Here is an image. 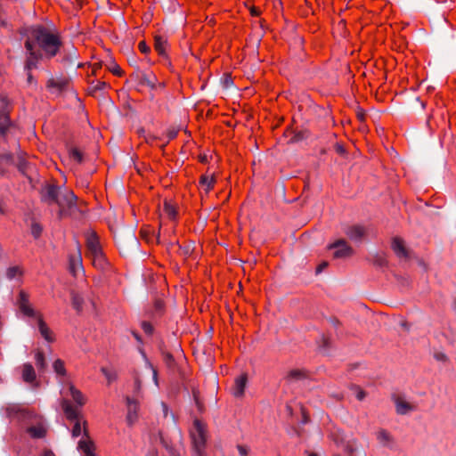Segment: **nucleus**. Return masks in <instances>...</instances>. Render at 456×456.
I'll return each mask as SVG.
<instances>
[{"instance_id": "f257e3e1", "label": "nucleus", "mask_w": 456, "mask_h": 456, "mask_svg": "<svg viewBox=\"0 0 456 456\" xmlns=\"http://www.w3.org/2000/svg\"><path fill=\"white\" fill-rule=\"evenodd\" d=\"M21 35L26 37L31 47L43 53L44 57L51 59L60 51L61 41L56 33L51 32L42 25L31 26L24 29Z\"/></svg>"}, {"instance_id": "f03ea898", "label": "nucleus", "mask_w": 456, "mask_h": 456, "mask_svg": "<svg viewBox=\"0 0 456 456\" xmlns=\"http://www.w3.org/2000/svg\"><path fill=\"white\" fill-rule=\"evenodd\" d=\"M330 438L337 445L343 447L349 456H357L359 452H362V456H365L361 444L352 435L336 428L330 432Z\"/></svg>"}, {"instance_id": "7ed1b4c3", "label": "nucleus", "mask_w": 456, "mask_h": 456, "mask_svg": "<svg viewBox=\"0 0 456 456\" xmlns=\"http://www.w3.org/2000/svg\"><path fill=\"white\" fill-rule=\"evenodd\" d=\"M116 243L123 256H129L138 251L139 240L131 229H123L115 235Z\"/></svg>"}, {"instance_id": "20e7f679", "label": "nucleus", "mask_w": 456, "mask_h": 456, "mask_svg": "<svg viewBox=\"0 0 456 456\" xmlns=\"http://www.w3.org/2000/svg\"><path fill=\"white\" fill-rule=\"evenodd\" d=\"M191 438L193 445L194 456H204L208 439L207 425L198 419L193 420V428L191 430Z\"/></svg>"}, {"instance_id": "39448f33", "label": "nucleus", "mask_w": 456, "mask_h": 456, "mask_svg": "<svg viewBox=\"0 0 456 456\" xmlns=\"http://www.w3.org/2000/svg\"><path fill=\"white\" fill-rule=\"evenodd\" d=\"M69 191L56 183H45L40 190L41 201L47 205H63L62 197Z\"/></svg>"}, {"instance_id": "423d86ee", "label": "nucleus", "mask_w": 456, "mask_h": 456, "mask_svg": "<svg viewBox=\"0 0 456 456\" xmlns=\"http://www.w3.org/2000/svg\"><path fill=\"white\" fill-rule=\"evenodd\" d=\"M65 194L66 195H63L62 197V201L63 205L67 206L69 217L75 219L81 218L86 213V208L83 206V202L77 201V197L72 191H66Z\"/></svg>"}, {"instance_id": "0eeeda50", "label": "nucleus", "mask_w": 456, "mask_h": 456, "mask_svg": "<svg viewBox=\"0 0 456 456\" xmlns=\"http://www.w3.org/2000/svg\"><path fill=\"white\" fill-rule=\"evenodd\" d=\"M24 46L26 49V61L24 63V70L26 71V73H29L33 69L37 68V63L40 60L44 58V54L39 50L31 47L28 42H25Z\"/></svg>"}, {"instance_id": "6e6552de", "label": "nucleus", "mask_w": 456, "mask_h": 456, "mask_svg": "<svg viewBox=\"0 0 456 456\" xmlns=\"http://www.w3.org/2000/svg\"><path fill=\"white\" fill-rule=\"evenodd\" d=\"M330 249H335L333 256L335 258H346L353 255V248L344 239H339L334 243L329 245Z\"/></svg>"}, {"instance_id": "1a4fd4ad", "label": "nucleus", "mask_w": 456, "mask_h": 456, "mask_svg": "<svg viewBox=\"0 0 456 456\" xmlns=\"http://www.w3.org/2000/svg\"><path fill=\"white\" fill-rule=\"evenodd\" d=\"M7 106L8 101L6 97L0 95V135L5 134L11 124Z\"/></svg>"}, {"instance_id": "9d476101", "label": "nucleus", "mask_w": 456, "mask_h": 456, "mask_svg": "<svg viewBox=\"0 0 456 456\" xmlns=\"http://www.w3.org/2000/svg\"><path fill=\"white\" fill-rule=\"evenodd\" d=\"M78 54L74 45L64 47L62 50V58L61 61L69 67H80L81 64L77 62Z\"/></svg>"}, {"instance_id": "9b49d317", "label": "nucleus", "mask_w": 456, "mask_h": 456, "mask_svg": "<svg viewBox=\"0 0 456 456\" xmlns=\"http://www.w3.org/2000/svg\"><path fill=\"white\" fill-rule=\"evenodd\" d=\"M379 444L389 450L395 451L397 449L396 442L394 436L386 429H379L376 433Z\"/></svg>"}, {"instance_id": "f8f14e48", "label": "nucleus", "mask_w": 456, "mask_h": 456, "mask_svg": "<svg viewBox=\"0 0 456 456\" xmlns=\"http://www.w3.org/2000/svg\"><path fill=\"white\" fill-rule=\"evenodd\" d=\"M20 312L28 317H36L37 313L28 303V296L23 290L19 293V298L17 302Z\"/></svg>"}, {"instance_id": "ddd939ff", "label": "nucleus", "mask_w": 456, "mask_h": 456, "mask_svg": "<svg viewBox=\"0 0 456 456\" xmlns=\"http://www.w3.org/2000/svg\"><path fill=\"white\" fill-rule=\"evenodd\" d=\"M86 247L90 256H95L98 258L102 257V248L100 247L98 238L94 233H91L86 238Z\"/></svg>"}, {"instance_id": "4468645a", "label": "nucleus", "mask_w": 456, "mask_h": 456, "mask_svg": "<svg viewBox=\"0 0 456 456\" xmlns=\"http://www.w3.org/2000/svg\"><path fill=\"white\" fill-rule=\"evenodd\" d=\"M393 399L395 404V411L397 414L406 415L414 410V406L406 402L403 397L394 396Z\"/></svg>"}, {"instance_id": "2eb2a0df", "label": "nucleus", "mask_w": 456, "mask_h": 456, "mask_svg": "<svg viewBox=\"0 0 456 456\" xmlns=\"http://www.w3.org/2000/svg\"><path fill=\"white\" fill-rule=\"evenodd\" d=\"M392 248L398 257L404 259H408L410 257V251L405 248L403 240L400 238H394Z\"/></svg>"}, {"instance_id": "dca6fc26", "label": "nucleus", "mask_w": 456, "mask_h": 456, "mask_svg": "<svg viewBox=\"0 0 456 456\" xmlns=\"http://www.w3.org/2000/svg\"><path fill=\"white\" fill-rule=\"evenodd\" d=\"M68 84H69V80L67 78H62V77L53 78V77H52L47 81V87L49 89L53 90L56 93H61L66 89V87L68 86Z\"/></svg>"}, {"instance_id": "f3484780", "label": "nucleus", "mask_w": 456, "mask_h": 456, "mask_svg": "<svg viewBox=\"0 0 456 456\" xmlns=\"http://www.w3.org/2000/svg\"><path fill=\"white\" fill-rule=\"evenodd\" d=\"M127 403V415L126 421L129 426H132L137 419V403L130 397H126Z\"/></svg>"}, {"instance_id": "a211bd4d", "label": "nucleus", "mask_w": 456, "mask_h": 456, "mask_svg": "<svg viewBox=\"0 0 456 456\" xmlns=\"http://www.w3.org/2000/svg\"><path fill=\"white\" fill-rule=\"evenodd\" d=\"M346 234L354 241H361L364 236V229L360 225L349 226L345 231Z\"/></svg>"}, {"instance_id": "6ab92c4d", "label": "nucleus", "mask_w": 456, "mask_h": 456, "mask_svg": "<svg viewBox=\"0 0 456 456\" xmlns=\"http://www.w3.org/2000/svg\"><path fill=\"white\" fill-rule=\"evenodd\" d=\"M36 318H37V326H38V330H39V332H40L41 336L46 341L53 342V338L52 336V331L47 327L46 323L45 322V321L43 320L41 315L37 314Z\"/></svg>"}, {"instance_id": "aec40b11", "label": "nucleus", "mask_w": 456, "mask_h": 456, "mask_svg": "<svg viewBox=\"0 0 456 456\" xmlns=\"http://www.w3.org/2000/svg\"><path fill=\"white\" fill-rule=\"evenodd\" d=\"M14 164V156L12 153H2L0 155V174L4 175L6 172V167Z\"/></svg>"}, {"instance_id": "412c9836", "label": "nucleus", "mask_w": 456, "mask_h": 456, "mask_svg": "<svg viewBox=\"0 0 456 456\" xmlns=\"http://www.w3.org/2000/svg\"><path fill=\"white\" fill-rule=\"evenodd\" d=\"M247 383V375H241L240 377L237 378L235 380V386L233 390V395L236 397H240L244 394V390L246 387Z\"/></svg>"}, {"instance_id": "4be33fe9", "label": "nucleus", "mask_w": 456, "mask_h": 456, "mask_svg": "<svg viewBox=\"0 0 456 456\" xmlns=\"http://www.w3.org/2000/svg\"><path fill=\"white\" fill-rule=\"evenodd\" d=\"M22 379L27 383H31L36 379V372L30 363H25L23 365Z\"/></svg>"}, {"instance_id": "5701e85b", "label": "nucleus", "mask_w": 456, "mask_h": 456, "mask_svg": "<svg viewBox=\"0 0 456 456\" xmlns=\"http://www.w3.org/2000/svg\"><path fill=\"white\" fill-rule=\"evenodd\" d=\"M77 448L85 452L86 456H95L94 453V443L91 440L81 439Z\"/></svg>"}, {"instance_id": "b1692460", "label": "nucleus", "mask_w": 456, "mask_h": 456, "mask_svg": "<svg viewBox=\"0 0 456 456\" xmlns=\"http://www.w3.org/2000/svg\"><path fill=\"white\" fill-rule=\"evenodd\" d=\"M61 406H62V409H63V411H64L66 417L69 419H70V420L77 419V411L73 408L72 405H70V403L67 400H63L61 402Z\"/></svg>"}, {"instance_id": "393cba45", "label": "nucleus", "mask_w": 456, "mask_h": 456, "mask_svg": "<svg viewBox=\"0 0 456 456\" xmlns=\"http://www.w3.org/2000/svg\"><path fill=\"white\" fill-rule=\"evenodd\" d=\"M167 44V39H165L161 36L154 37V47L159 55H161V56L166 55L165 46Z\"/></svg>"}, {"instance_id": "a878e982", "label": "nucleus", "mask_w": 456, "mask_h": 456, "mask_svg": "<svg viewBox=\"0 0 456 456\" xmlns=\"http://www.w3.org/2000/svg\"><path fill=\"white\" fill-rule=\"evenodd\" d=\"M160 351H161V354L163 356V361H164L166 366L170 370L174 371L175 369L176 363H175V361L173 355L170 353L164 351L162 348H160Z\"/></svg>"}, {"instance_id": "bb28decb", "label": "nucleus", "mask_w": 456, "mask_h": 456, "mask_svg": "<svg viewBox=\"0 0 456 456\" xmlns=\"http://www.w3.org/2000/svg\"><path fill=\"white\" fill-rule=\"evenodd\" d=\"M82 268V259L81 256H70L69 257V270L73 273V275H76V273L77 270Z\"/></svg>"}, {"instance_id": "cd10ccee", "label": "nucleus", "mask_w": 456, "mask_h": 456, "mask_svg": "<svg viewBox=\"0 0 456 456\" xmlns=\"http://www.w3.org/2000/svg\"><path fill=\"white\" fill-rule=\"evenodd\" d=\"M83 303L84 299L77 293L72 292L71 293V304L73 308L77 312L80 313L83 309Z\"/></svg>"}, {"instance_id": "c85d7f7f", "label": "nucleus", "mask_w": 456, "mask_h": 456, "mask_svg": "<svg viewBox=\"0 0 456 456\" xmlns=\"http://www.w3.org/2000/svg\"><path fill=\"white\" fill-rule=\"evenodd\" d=\"M28 432L30 434V436L34 438H42L45 436L46 430L45 428L38 426V427H29L28 428Z\"/></svg>"}, {"instance_id": "c756f323", "label": "nucleus", "mask_w": 456, "mask_h": 456, "mask_svg": "<svg viewBox=\"0 0 456 456\" xmlns=\"http://www.w3.org/2000/svg\"><path fill=\"white\" fill-rule=\"evenodd\" d=\"M36 366L38 371H45L47 368V363L45 359L44 354L40 351H38L36 354Z\"/></svg>"}, {"instance_id": "7c9ffc66", "label": "nucleus", "mask_w": 456, "mask_h": 456, "mask_svg": "<svg viewBox=\"0 0 456 456\" xmlns=\"http://www.w3.org/2000/svg\"><path fill=\"white\" fill-rule=\"evenodd\" d=\"M200 183L205 187V191L208 192L212 189L215 183V178L213 176L209 177L206 175H203L200 176Z\"/></svg>"}, {"instance_id": "2f4dec72", "label": "nucleus", "mask_w": 456, "mask_h": 456, "mask_svg": "<svg viewBox=\"0 0 456 456\" xmlns=\"http://www.w3.org/2000/svg\"><path fill=\"white\" fill-rule=\"evenodd\" d=\"M310 135L308 130H300L294 133L293 137L290 139L292 142H300L306 140Z\"/></svg>"}, {"instance_id": "473e14b6", "label": "nucleus", "mask_w": 456, "mask_h": 456, "mask_svg": "<svg viewBox=\"0 0 456 456\" xmlns=\"http://www.w3.org/2000/svg\"><path fill=\"white\" fill-rule=\"evenodd\" d=\"M69 391H70V394H71V396L73 398V400L79 405H83L84 404V398H83V395L81 394V392L79 390H77L73 385H69Z\"/></svg>"}, {"instance_id": "72a5a7b5", "label": "nucleus", "mask_w": 456, "mask_h": 456, "mask_svg": "<svg viewBox=\"0 0 456 456\" xmlns=\"http://www.w3.org/2000/svg\"><path fill=\"white\" fill-rule=\"evenodd\" d=\"M164 211L167 215V216L171 219H175L176 216V209L175 206L168 200L164 201Z\"/></svg>"}, {"instance_id": "f704fd0d", "label": "nucleus", "mask_w": 456, "mask_h": 456, "mask_svg": "<svg viewBox=\"0 0 456 456\" xmlns=\"http://www.w3.org/2000/svg\"><path fill=\"white\" fill-rule=\"evenodd\" d=\"M53 370L59 376H66L67 371L64 367V362L61 359H57L53 364Z\"/></svg>"}, {"instance_id": "c9c22d12", "label": "nucleus", "mask_w": 456, "mask_h": 456, "mask_svg": "<svg viewBox=\"0 0 456 456\" xmlns=\"http://www.w3.org/2000/svg\"><path fill=\"white\" fill-rule=\"evenodd\" d=\"M16 166L20 173H22L23 175H27L28 168L29 167V163L26 159H24L22 157H19Z\"/></svg>"}, {"instance_id": "e433bc0d", "label": "nucleus", "mask_w": 456, "mask_h": 456, "mask_svg": "<svg viewBox=\"0 0 456 456\" xmlns=\"http://www.w3.org/2000/svg\"><path fill=\"white\" fill-rule=\"evenodd\" d=\"M195 248L193 241H189L187 244L180 247L181 254L183 256H190L192 254Z\"/></svg>"}, {"instance_id": "4c0bfd02", "label": "nucleus", "mask_w": 456, "mask_h": 456, "mask_svg": "<svg viewBox=\"0 0 456 456\" xmlns=\"http://www.w3.org/2000/svg\"><path fill=\"white\" fill-rule=\"evenodd\" d=\"M305 378V373L300 370H292L288 375V379L291 380H299Z\"/></svg>"}, {"instance_id": "58836bf2", "label": "nucleus", "mask_w": 456, "mask_h": 456, "mask_svg": "<svg viewBox=\"0 0 456 456\" xmlns=\"http://www.w3.org/2000/svg\"><path fill=\"white\" fill-rule=\"evenodd\" d=\"M108 69L115 76L121 77L123 75V70L113 61H110V64L108 66Z\"/></svg>"}, {"instance_id": "ea45409f", "label": "nucleus", "mask_w": 456, "mask_h": 456, "mask_svg": "<svg viewBox=\"0 0 456 456\" xmlns=\"http://www.w3.org/2000/svg\"><path fill=\"white\" fill-rule=\"evenodd\" d=\"M92 259H93V264L94 266H96L97 268H100V269H103L105 265H106V259L103 256V253L102 252V257L101 258H98L97 256H91Z\"/></svg>"}, {"instance_id": "a19ab883", "label": "nucleus", "mask_w": 456, "mask_h": 456, "mask_svg": "<svg viewBox=\"0 0 456 456\" xmlns=\"http://www.w3.org/2000/svg\"><path fill=\"white\" fill-rule=\"evenodd\" d=\"M102 373L105 376V378L108 379V382L110 383L114 381L117 379V375L115 372L109 370L105 367L101 368Z\"/></svg>"}, {"instance_id": "79ce46f5", "label": "nucleus", "mask_w": 456, "mask_h": 456, "mask_svg": "<svg viewBox=\"0 0 456 456\" xmlns=\"http://www.w3.org/2000/svg\"><path fill=\"white\" fill-rule=\"evenodd\" d=\"M387 264V259L380 255H376L373 258V265L378 267H384Z\"/></svg>"}, {"instance_id": "37998d69", "label": "nucleus", "mask_w": 456, "mask_h": 456, "mask_svg": "<svg viewBox=\"0 0 456 456\" xmlns=\"http://www.w3.org/2000/svg\"><path fill=\"white\" fill-rule=\"evenodd\" d=\"M43 231L42 226L37 223H33L31 225V234L34 236V238L37 239Z\"/></svg>"}, {"instance_id": "c03bdc74", "label": "nucleus", "mask_w": 456, "mask_h": 456, "mask_svg": "<svg viewBox=\"0 0 456 456\" xmlns=\"http://www.w3.org/2000/svg\"><path fill=\"white\" fill-rule=\"evenodd\" d=\"M351 389L352 391L354 393L355 395V397L359 400V401H362L364 399L366 394L363 390H362L359 387L357 386H352L351 387Z\"/></svg>"}, {"instance_id": "a18cd8bd", "label": "nucleus", "mask_w": 456, "mask_h": 456, "mask_svg": "<svg viewBox=\"0 0 456 456\" xmlns=\"http://www.w3.org/2000/svg\"><path fill=\"white\" fill-rule=\"evenodd\" d=\"M69 154H70V157L74 160L77 161L78 163L82 162L83 156H82V153H81V151L79 150H77L76 148H73V149L70 150Z\"/></svg>"}, {"instance_id": "49530a36", "label": "nucleus", "mask_w": 456, "mask_h": 456, "mask_svg": "<svg viewBox=\"0 0 456 456\" xmlns=\"http://www.w3.org/2000/svg\"><path fill=\"white\" fill-rule=\"evenodd\" d=\"M20 273H20V271L19 267H17V266L10 267V268H8V269H7V271H6V276H7V278H8V279H10V280H12L13 278H15V276H16L17 274H20Z\"/></svg>"}, {"instance_id": "de8ad7c7", "label": "nucleus", "mask_w": 456, "mask_h": 456, "mask_svg": "<svg viewBox=\"0 0 456 456\" xmlns=\"http://www.w3.org/2000/svg\"><path fill=\"white\" fill-rule=\"evenodd\" d=\"M222 84L225 89H229L233 86L232 79L229 74H224V77L221 79Z\"/></svg>"}, {"instance_id": "09e8293b", "label": "nucleus", "mask_w": 456, "mask_h": 456, "mask_svg": "<svg viewBox=\"0 0 456 456\" xmlns=\"http://www.w3.org/2000/svg\"><path fill=\"white\" fill-rule=\"evenodd\" d=\"M7 411H8V414L11 416L12 413H20L22 415V417H26V415L28 414L27 411H25L24 410H20V408H18L17 406H12V407H9L7 408Z\"/></svg>"}, {"instance_id": "8fccbe9b", "label": "nucleus", "mask_w": 456, "mask_h": 456, "mask_svg": "<svg viewBox=\"0 0 456 456\" xmlns=\"http://www.w3.org/2000/svg\"><path fill=\"white\" fill-rule=\"evenodd\" d=\"M60 209L58 211V216L59 218H63V217H66V216H69V211H68V208H67V206L66 205H57Z\"/></svg>"}, {"instance_id": "3c124183", "label": "nucleus", "mask_w": 456, "mask_h": 456, "mask_svg": "<svg viewBox=\"0 0 456 456\" xmlns=\"http://www.w3.org/2000/svg\"><path fill=\"white\" fill-rule=\"evenodd\" d=\"M151 78H152V75L151 76H148L147 74L142 72V75H141L140 82H139L138 85L139 86H146L147 84L151 83Z\"/></svg>"}, {"instance_id": "603ef678", "label": "nucleus", "mask_w": 456, "mask_h": 456, "mask_svg": "<svg viewBox=\"0 0 456 456\" xmlns=\"http://www.w3.org/2000/svg\"><path fill=\"white\" fill-rule=\"evenodd\" d=\"M142 329L143 330V331L148 334V335H151L152 334L153 332V327L151 326V324L148 322H142Z\"/></svg>"}, {"instance_id": "864d4df0", "label": "nucleus", "mask_w": 456, "mask_h": 456, "mask_svg": "<svg viewBox=\"0 0 456 456\" xmlns=\"http://www.w3.org/2000/svg\"><path fill=\"white\" fill-rule=\"evenodd\" d=\"M81 431H82V429H81L80 422L78 420H77L72 428V436L74 437H77V436H80Z\"/></svg>"}, {"instance_id": "5fc2aeb1", "label": "nucleus", "mask_w": 456, "mask_h": 456, "mask_svg": "<svg viewBox=\"0 0 456 456\" xmlns=\"http://www.w3.org/2000/svg\"><path fill=\"white\" fill-rule=\"evenodd\" d=\"M142 73V71L140 70L139 67H136L135 70L131 74L132 80L139 84Z\"/></svg>"}, {"instance_id": "6e6d98bb", "label": "nucleus", "mask_w": 456, "mask_h": 456, "mask_svg": "<svg viewBox=\"0 0 456 456\" xmlns=\"http://www.w3.org/2000/svg\"><path fill=\"white\" fill-rule=\"evenodd\" d=\"M138 47L142 53H148L150 52V47L146 45L144 41H141L139 43Z\"/></svg>"}, {"instance_id": "4d7b16f0", "label": "nucleus", "mask_w": 456, "mask_h": 456, "mask_svg": "<svg viewBox=\"0 0 456 456\" xmlns=\"http://www.w3.org/2000/svg\"><path fill=\"white\" fill-rule=\"evenodd\" d=\"M107 86H108L107 83L102 82V81H97V83L94 86L93 90L94 91H100V90H102V89L106 88Z\"/></svg>"}, {"instance_id": "13d9d810", "label": "nucleus", "mask_w": 456, "mask_h": 456, "mask_svg": "<svg viewBox=\"0 0 456 456\" xmlns=\"http://www.w3.org/2000/svg\"><path fill=\"white\" fill-rule=\"evenodd\" d=\"M193 397H194L196 406L198 407L199 411H201L203 409V406H202L201 403L200 402L198 392L195 390L193 391Z\"/></svg>"}, {"instance_id": "bf43d9fd", "label": "nucleus", "mask_w": 456, "mask_h": 456, "mask_svg": "<svg viewBox=\"0 0 456 456\" xmlns=\"http://www.w3.org/2000/svg\"><path fill=\"white\" fill-rule=\"evenodd\" d=\"M177 134H178V130L177 129L170 128L167 131V137H168L169 140H172V139L176 137Z\"/></svg>"}, {"instance_id": "052dcab7", "label": "nucleus", "mask_w": 456, "mask_h": 456, "mask_svg": "<svg viewBox=\"0 0 456 456\" xmlns=\"http://www.w3.org/2000/svg\"><path fill=\"white\" fill-rule=\"evenodd\" d=\"M237 449H238L240 456H247L248 453V450L243 445H240V444L237 445Z\"/></svg>"}, {"instance_id": "680f3d73", "label": "nucleus", "mask_w": 456, "mask_h": 456, "mask_svg": "<svg viewBox=\"0 0 456 456\" xmlns=\"http://www.w3.org/2000/svg\"><path fill=\"white\" fill-rule=\"evenodd\" d=\"M322 344L321 346V348L323 350V351H326V349H328V347L330 346V339L325 338V337H322Z\"/></svg>"}, {"instance_id": "e2e57ef3", "label": "nucleus", "mask_w": 456, "mask_h": 456, "mask_svg": "<svg viewBox=\"0 0 456 456\" xmlns=\"http://www.w3.org/2000/svg\"><path fill=\"white\" fill-rule=\"evenodd\" d=\"M156 81H157V77L154 75H152L151 83L147 84L146 86H149L151 89H156L157 88Z\"/></svg>"}, {"instance_id": "0e129e2a", "label": "nucleus", "mask_w": 456, "mask_h": 456, "mask_svg": "<svg viewBox=\"0 0 456 456\" xmlns=\"http://www.w3.org/2000/svg\"><path fill=\"white\" fill-rule=\"evenodd\" d=\"M435 357L436 359H437L438 361H445L446 360V355L443 353H436L435 354Z\"/></svg>"}, {"instance_id": "69168bd1", "label": "nucleus", "mask_w": 456, "mask_h": 456, "mask_svg": "<svg viewBox=\"0 0 456 456\" xmlns=\"http://www.w3.org/2000/svg\"><path fill=\"white\" fill-rule=\"evenodd\" d=\"M250 13H251V15H253V16H258V15L260 14V11H259V9H257V8H256V7H254V6H252V7L250 8Z\"/></svg>"}, {"instance_id": "338daca9", "label": "nucleus", "mask_w": 456, "mask_h": 456, "mask_svg": "<svg viewBox=\"0 0 456 456\" xmlns=\"http://www.w3.org/2000/svg\"><path fill=\"white\" fill-rule=\"evenodd\" d=\"M336 151H337V152L338 154H341V155H343L345 153V151H346L345 148L342 145H339V144H338L336 146Z\"/></svg>"}, {"instance_id": "774afa93", "label": "nucleus", "mask_w": 456, "mask_h": 456, "mask_svg": "<svg viewBox=\"0 0 456 456\" xmlns=\"http://www.w3.org/2000/svg\"><path fill=\"white\" fill-rule=\"evenodd\" d=\"M327 265L328 264L326 262L321 264L316 269V273H320Z\"/></svg>"}]
</instances>
